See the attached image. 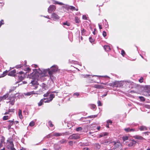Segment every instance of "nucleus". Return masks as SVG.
<instances>
[{"instance_id": "9d476101", "label": "nucleus", "mask_w": 150, "mask_h": 150, "mask_svg": "<svg viewBox=\"0 0 150 150\" xmlns=\"http://www.w3.org/2000/svg\"><path fill=\"white\" fill-rule=\"evenodd\" d=\"M124 131L127 132H134L135 131V129L134 128H130L129 127L125 128L124 129Z\"/></svg>"}, {"instance_id": "f704fd0d", "label": "nucleus", "mask_w": 150, "mask_h": 150, "mask_svg": "<svg viewBox=\"0 0 150 150\" xmlns=\"http://www.w3.org/2000/svg\"><path fill=\"white\" fill-rule=\"evenodd\" d=\"M5 140V138L4 136H2L1 137V139H0V142L3 143L4 142V141Z\"/></svg>"}, {"instance_id": "3c124183", "label": "nucleus", "mask_w": 150, "mask_h": 150, "mask_svg": "<svg viewBox=\"0 0 150 150\" xmlns=\"http://www.w3.org/2000/svg\"><path fill=\"white\" fill-rule=\"evenodd\" d=\"M82 18L84 20H87V17L86 15H83L82 16Z\"/></svg>"}, {"instance_id": "49530a36", "label": "nucleus", "mask_w": 150, "mask_h": 150, "mask_svg": "<svg viewBox=\"0 0 150 150\" xmlns=\"http://www.w3.org/2000/svg\"><path fill=\"white\" fill-rule=\"evenodd\" d=\"M144 78L143 77H141L140 79L139 80V81L140 83H142L143 82Z\"/></svg>"}, {"instance_id": "69168bd1", "label": "nucleus", "mask_w": 150, "mask_h": 150, "mask_svg": "<svg viewBox=\"0 0 150 150\" xmlns=\"http://www.w3.org/2000/svg\"><path fill=\"white\" fill-rule=\"evenodd\" d=\"M51 136L52 135H51L50 134H49L48 135H47L46 137L47 138H49L51 137Z\"/></svg>"}, {"instance_id": "774afa93", "label": "nucleus", "mask_w": 150, "mask_h": 150, "mask_svg": "<svg viewBox=\"0 0 150 150\" xmlns=\"http://www.w3.org/2000/svg\"><path fill=\"white\" fill-rule=\"evenodd\" d=\"M83 150H90L89 148L88 147H85L83 149Z\"/></svg>"}, {"instance_id": "dca6fc26", "label": "nucleus", "mask_w": 150, "mask_h": 150, "mask_svg": "<svg viewBox=\"0 0 150 150\" xmlns=\"http://www.w3.org/2000/svg\"><path fill=\"white\" fill-rule=\"evenodd\" d=\"M47 98H43L41 99L40 101L38 103V106H40L43 104V102L45 100H46Z\"/></svg>"}, {"instance_id": "79ce46f5", "label": "nucleus", "mask_w": 150, "mask_h": 150, "mask_svg": "<svg viewBox=\"0 0 150 150\" xmlns=\"http://www.w3.org/2000/svg\"><path fill=\"white\" fill-rule=\"evenodd\" d=\"M35 125V123L34 121H31L29 124V126L31 127H33Z\"/></svg>"}, {"instance_id": "ea45409f", "label": "nucleus", "mask_w": 150, "mask_h": 150, "mask_svg": "<svg viewBox=\"0 0 150 150\" xmlns=\"http://www.w3.org/2000/svg\"><path fill=\"white\" fill-rule=\"evenodd\" d=\"M63 24L64 25H67L68 26H69L70 25V23H68L67 21L63 23Z\"/></svg>"}, {"instance_id": "603ef678", "label": "nucleus", "mask_w": 150, "mask_h": 150, "mask_svg": "<svg viewBox=\"0 0 150 150\" xmlns=\"http://www.w3.org/2000/svg\"><path fill=\"white\" fill-rule=\"evenodd\" d=\"M4 21L3 20H1L0 21V27L2 25L4 24Z\"/></svg>"}, {"instance_id": "58836bf2", "label": "nucleus", "mask_w": 150, "mask_h": 150, "mask_svg": "<svg viewBox=\"0 0 150 150\" xmlns=\"http://www.w3.org/2000/svg\"><path fill=\"white\" fill-rule=\"evenodd\" d=\"M8 71H7V70H6L4 72H3V76H0V78L1 77H3L4 76H5V75H6L7 74V73H8Z\"/></svg>"}, {"instance_id": "5701e85b", "label": "nucleus", "mask_w": 150, "mask_h": 150, "mask_svg": "<svg viewBox=\"0 0 150 150\" xmlns=\"http://www.w3.org/2000/svg\"><path fill=\"white\" fill-rule=\"evenodd\" d=\"M69 8L72 11H78V8H76L75 7H74L73 6H70L69 7Z\"/></svg>"}, {"instance_id": "de8ad7c7", "label": "nucleus", "mask_w": 150, "mask_h": 150, "mask_svg": "<svg viewBox=\"0 0 150 150\" xmlns=\"http://www.w3.org/2000/svg\"><path fill=\"white\" fill-rule=\"evenodd\" d=\"M107 86H112V87H113V86H114V85H113V82L112 83H107Z\"/></svg>"}, {"instance_id": "473e14b6", "label": "nucleus", "mask_w": 150, "mask_h": 150, "mask_svg": "<svg viewBox=\"0 0 150 150\" xmlns=\"http://www.w3.org/2000/svg\"><path fill=\"white\" fill-rule=\"evenodd\" d=\"M108 134V133L107 132H104L103 133H101L99 135V137H103L107 135Z\"/></svg>"}, {"instance_id": "7c9ffc66", "label": "nucleus", "mask_w": 150, "mask_h": 150, "mask_svg": "<svg viewBox=\"0 0 150 150\" xmlns=\"http://www.w3.org/2000/svg\"><path fill=\"white\" fill-rule=\"evenodd\" d=\"M129 137L127 136H124L122 137V139L124 141H125L128 139Z\"/></svg>"}, {"instance_id": "4be33fe9", "label": "nucleus", "mask_w": 150, "mask_h": 150, "mask_svg": "<svg viewBox=\"0 0 150 150\" xmlns=\"http://www.w3.org/2000/svg\"><path fill=\"white\" fill-rule=\"evenodd\" d=\"M103 47L104 50L106 51H109L110 50V49L109 46L104 45Z\"/></svg>"}, {"instance_id": "a19ab883", "label": "nucleus", "mask_w": 150, "mask_h": 150, "mask_svg": "<svg viewBox=\"0 0 150 150\" xmlns=\"http://www.w3.org/2000/svg\"><path fill=\"white\" fill-rule=\"evenodd\" d=\"M48 74L50 76V77L51 79H52V78H54V76H53V73H50V72H48Z\"/></svg>"}, {"instance_id": "39448f33", "label": "nucleus", "mask_w": 150, "mask_h": 150, "mask_svg": "<svg viewBox=\"0 0 150 150\" xmlns=\"http://www.w3.org/2000/svg\"><path fill=\"white\" fill-rule=\"evenodd\" d=\"M15 94H16L14 93L13 96H9L8 98L9 101L8 103H9L12 105H13L14 104L15 99H16Z\"/></svg>"}, {"instance_id": "2eb2a0df", "label": "nucleus", "mask_w": 150, "mask_h": 150, "mask_svg": "<svg viewBox=\"0 0 150 150\" xmlns=\"http://www.w3.org/2000/svg\"><path fill=\"white\" fill-rule=\"evenodd\" d=\"M133 137L135 139L140 140H142L145 139L143 137L138 135H136L133 136Z\"/></svg>"}, {"instance_id": "a18cd8bd", "label": "nucleus", "mask_w": 150, "mask_h": 150, "mask_svg": "<svg viewBox=\"0 0 150 150\" xmlns=\"http://www.w3.org/2000/svg\"><path fill=\"white\" fill-rule=\"evenodd\" d=\"M82 130V128L81 127H77L76 129V131L77 132L79 131H81Z\"/></svg>"}, {"instance_id": "a211bd4d", "label": "nucleus", "mask_w": 150, "mask_h": 150, "mask_svg": "<svg viewBox=\"0 0 150 150\" xmlns=\"http://www.w3.org/2000/svg\"><path fill=\"white\" fill-rule=\"evenodd\" d=\"M67 142V140L64 139H63L59 141V143L60 144H65Z\"/></svg>"}, {"instance_id": "c03bdc74", "label": "nucleus", "mask_w": 150, "mask_h": 150, "mask_svg": "<svg viewBox=\"0 0 150 150\" xmlns=\"http://www.w3.org/2000/svg\"><path fill=\"white\" fill-rule=\"evenodd\" d=\"M50 94V92H47L46 93L44 94L43 96L44 97H47Z\"/></svg>"}, {"instance_id": "1a4fd4ad", "label": "nucleus", "mask_w": 150, "mask_h": 150, "mask_svg": "<svg viewBox=\"0 0 150 150\" xmlns=\"http://www.w3.org/2000/svg\"><path fill=\"white\" fill-rule=\"evenodd\" d=\"M29 78H30V76H29ZM35 79H33V80L31 81V83H31L32 84L33 86H35V88H33V89H36L38 87V86H37V85H38V82H37V81H35Z\"/></svg>"}, {"instance_id": "0e129e2a", "label": "nucleus", "mask_w": 150, "mask_h": 150, "mask_svg": "<svg viewBox=\"0 0 150 150\" xmlns=\"http://www.w3.org/2000/svg\"><path fill=\"white\" fill-rule=\"evenodd\" d=\"M47 100L45 101H44V102L45 103H49L50 102V100H49L48 99V98H47Z\"/></svg>"}, {"instance_id": "13d9d810", "label": "nucleus", "mask_w": 150, "mask_h": 150, "mask_svg": "<svg viewBox=\"0 0 150 150\" xmlns=\"http://www.w3.org/2000/svg\"><path fill=\"white\" fill-rule=\"evenodd\" d=\"M98 106H101L102 105L101 102L99 100L98 101Z\"/></svg>"}, {"instance_id": "cd10ccee", "label": "nucleus", "mask_w": 150, "mask_h": 150, "mask_svg": "<svg viewBox=\"0 0 150 150\" xmlns=\"http://www.w3.org/2000/svg\"><path fill=\"white\" fill-rule=\"evenodd\" d=\"M16 87H12L11 88V89L9 90V93H11L12 92H13L14 91V90L16 89Z\"/></svg>"}, {"instance_id": "5fc2aeb1", "label": "nucleus", "mask_w": 150, "mask_h": 150, "mask_svg": "<svg viewBox=\"0 0 150 150\" xmlns=\"http://www.w3.org/2000/svg\"><path fill=\"white\" fill-rule=\"evenodd\" d=\"M15 109H9L8 111L9 112H14Z\"/></svg>"}, {"instance_id": "b1692460", "label": "nucleus", "mask_w": 150, "mask_h": 150, "mask_svg": "<svg viewBox=\"0 0 150 150\" xmlns=\"http://www.w3.org/2000/svg\"><path fill=\"white\" fill-rule=\"evenodd\" d=\"M94 146L96 148V149H99L100 148V145L98 143H96L94 144Z\"/></svg>"}, {"instance_id": "338daca9", "label": "nucleus", "mask_w": 150, "mask_h": 150, "mask_svg": "<svg viewBox=\"0 0 150 150\" xmlns=\"http://www.w3.org/2000/svg\"><path fill=\"white\" fill-rule=\"evenodd\" d=\"M10 148L11 150H16V149L14 147H10Z\"/></svg>"}, {"instance_id": "4468645a", "label": "nucleus", "mask_w": 150, "mask_h": 150, "mask_svg": "<svg viewBox=\"0 0 150 150\" xmlns=\"http://www.w3.org/2000/svg\"><path fill=\"white\" fill-rule=\"evenodd\" d=\"M51 18L55 20H58L59 17L57 14L53 13L51 15Z\"/></svg>"}, {"instance_id": "393cba45", "label": "nucleus", "mask_w": 150, "mask_h": 150, "mask_svg": "<svg viewBox=\"0 0 150 150\" xmlns=\"http://www.w3.org/2000/svg\"><path fill=\"white\" fill-rule=\"evenodd\" d=\"M55 97V95L54 94H51L50 95L49 100L50 102Z\"/></svg>"}, {"instance_id": "2f4dec72", "label": "nucleus", "mask_w": 150, "mask_h": 150, "mask_svg": "<svg viewBox=\"0 0 150 150\" xmlns=\"http://www.w3.org/2000/svg\"><path fill=\"white\" fill-rule=\"evenodd\" d=\"M75 22L76 23H79L80 22V21L79 18L77 17H76L75 19Z\"/></svg>"}, {"instance_id": "20e7f679", "label": "nucleus", "mask_w": 150, "mask_h": 150, "mask_svg": "<svg viewBox=\"0 0 150 150\" xmlns=\"http://www.w3.org/2000/svg\"><path fill=\"white\" fill-rule=\"evenodd\" d=\"M59 70L58 66L56 65L52 66L50 67V69L48 68V72H50V73L54 74Z\"/></svg>"}, {"instance_id": "4c0bfd02", "label": "nucleus", "mask_w": 150, "mask_h": 150, "mask_svg": "<svg viewBox=\"0 0 150 150\" xmlns=\"http://www.w3.org/2000/svg\"><path fill=\"white\" fill-rule=\"evenodd\" d=\"M97 117V115H92L89 116L87 117L88 118H94Z\"/></svg>"}, {"instance_id": "e433bc0d", "label": "nucleus", "mask_w": 150, "mask_h": 150, "mask_svg": "<svg viewBox=\"0 0 150 150\" xmlns=\"http://www.w3.org/2000/svg\"><path fill=\"white\" fill-rule=\"evenodd\" d=\"M91 108L92 109H96V106L94 104H91L90 105Z\"/></svg>"}, {"instance_id": "f3484780", "label": "nucleus", "mask_w": 150, "mask_h": 150, "mask_svg": "<svg viewBox=\"0 0 150 150\" xmlns=\"http://www.w3.org/2000/svg\"><path fill=\"white\" fill-rule=\"evenodd\" d=\"M139 130L141 131L147 130V128L144 126H142L139 128Z\"/></svg>"}, {"instance_id": "09e8293b", "label": "nucleus", "mask_w": 150, "mask_h": 150, "mask_svg": "<svg viewBox=\"0 0 150 150\" xmlns=\"http://www.w3.org/2000/svg\"><path fill=\"white\" fill-rule=\"evenodd\" d=\"M89 40L90 42L91 43L93 42L94 41V40L92 37H90Z\"/></svg>"}, {"instance_id": "7ed1b4c3", "label": "nucleus", "mask_w": 150, "mask_h": 150, "mask_svg": "<svg viewBox=\"0 0 150 150\" xmlns=\"http://www.w3.org/2000/svg\"><path fill=\"white\" fill-rule=\"evenodd\" d=\"M17 77L18 80L20 81H21L24 79L25 77V74L24 72L22 71L16 73V77Z\"/></svg>"}, {"instance_id": "f8f14e48", "label": "nucleus", "mask_w": 150, "mask_h": 150, "mask_svg": "<svg viewBox=\"0 0 150 150\" xmlns=\"http://www.w3.org/2000/svg\"><path fill=\"white\" fill-rule=\"evenodd\" d=\"M13 120L14 119H13V120H9L7 121L8 124V127L9 129L13 125L14 122Z\"/></svg>"}, {"instance_id": "bf43d9fd", "label": "nucleus", "mask_w": 150, "mask_h": 150, "mask_svg": "<svg viewBox=\"0 0 150 150\" xmlns=\"http://www.w3.org/2000/svg\"><path fill=\"white\" fill-rule=\"evenodd\" d=\"M103 35L104 37H105L106 36V33L105 31H103Z\"/></svg>"}, {"instance_id": "864d4df0", "label": "nucleus", "mask_w": 150, "mask_h": 150, "mask_svg": "<svg viewBox=\"0 0 150 150\" xmlns=\"http://www.w3.org/2000/svg\"><path fill=\"white\" fill-rule=\"evenodd\" d=\"M118 87H120L123 86L122 83L120 82L119 81V83H118Z\"/></svg>"}, {"instance_id": "72a5a7b5", "label": "nucleus", "mask_w": 150, "mask_h": 150, "mask_svg": "<svg viewBox=\"0 0 150 150\" xmlns=\"http://www.w3.org/2000/svg\"><path fill=\"white\" fill-rule=\"evenodd\" d=\"M8 142L9 143L10 147H14V144L13 143V142L12 141H9Z\"/></svg>"}, {"instance_id": "412c9836", "label": "nucleus", "mask_w": 150, "mask_h": 150, "mask_svg": "<svg viewBox=\"0 0 150 150\" xmlns=\"http://www.w3.org/2000/svg\"><path fill=\"white\" fill-rule=\"evenodd\" d=\"M36 93H35V92L34 91H32L31 92H27V93H25V95L28 96H29L30 95H32V94H36Z\"/></svg>"}, {"instance_id": "f257e3e1", "label": "nucleus", "mask_w": 150, "mask_h": 150, "mask_svg": "<svg viewBox=\"0 0 150 150\" xmlns=\"http://www.w3.org/2000/svg\"><path fill=\"white\" fill-rule=\"evenodd\" d=\"M39 72L37 69H35L34 71L30 75V77L33 79H38L40 75H41L42 76H47V73L48 72V69L44 70L42 72Z\"/></svg>"}, {"instance_id": "bb28decb", "label": "nucleus", "mask_w": 150, "mask_h": 150, "mask_svg": "<svg viewBox=\"0 0 150 150\" xmlns=\"http://www.w3.org/2000/svg\"><path fill=\"white\" fill-rule=\"evenodd\" d=\"M10 117V116L8 115L4 116L3 118V120H6L9 119Z\"/></svg>"}, {"instance_id": "a878e982", "label": "nucleus", "mask_w": 150, "mask_h": 150, "mask_svg": "<svg viewBox=\"0 0 150 150\" xmlns=\"http://www.w3.org/2000/svg\"><path fill=\"white\" fill-rule=\"evenodd\" d=\"M118 83H119V81H116L113 82V87H118Z\"/></svg>"}, {"instance_id": "c85d7f7f", "label": "nucleus", "mask_w": 150, "mask_h": 150, "mask_svg": "<svg viewBox=\"0 0 150 150\" xmlns=\"http://www.w3.org/2000/svg\"><path fill=\"white\" fill-rule=\"evenodd\" d=\"M8 96V93L6 94L5 95L1 97V100H5L6 98H7Z\"/></svg>"}, {"instance_id": "9b49d317", "label": "nucleus", "mask_w": 150, "mask_h": 150, "mask_svg": "<svg viewBox=\"0 0 150 150\" xmlns=\"http://www.w3.org/2000/svg\"><path fill=\"white\" fill-rule=\"evenodd\" d=\"M92 87L99 89H103L104 88V86L100 84H95Z\"/></svg>"}, {"instance_id": "4d7b16f0", "label": "nucleus", "mask_w": 150, "mask_h": 150, "mask_svg": "<svg viewBox=\"0 0 150 150\" xmlns=\"http://www.w3.org/2000/svg\"><path fill=\"white\" fill-rule=\"evenodd\" d=\"M69 145L71 146H72L73 144V142L72 141H70L69 142Z\"/></svg>"}, {"instance_id": "0eeeda50", "label": "nucleus", "mask_w": 150, "mask_h": 150, "mask_svg": "<svg viewBox=\"0 0 150 150\" xmlns=\"http://www.w3.org/2000/svg\"><path fill=\"white\" fill-rule=\"evenodd\" d=\"M56 7L54 5L50 6L48 8V12L50 13H51L53 11L55 10Z\"/></svg>"}, {"instance_id": "680f3d73", "label": "nucleus", "mask_w": 150, "mask_h": 150, "mask_svg": "<svg viewBox=\"0 0 150 150\" xmlns=\"http://www.w3.org/2000/svg\"><path fill=\"white\" fill-rule=\"evenodd\" d=\"M90 76L89 75H82V77H83L84 78H87V77H89Z\"/></svg>"}, {"instance_id": "6e6552de", "label": "nucleus", "mask_w": 150, "mask_h": 150, "mask_svg": "<svg viewBox=\"0 0 150 150\" xmlns=\"http://www.w3.org/2000/svg\"><path fill=\"white\" fill-rule=\"evenodd\" d=\"M16 70L15 69L9 72L8 75L11 76H12L16 77Z\"/></svg>"}, {"instance_id": "c756f323", "label": "nucleus", "mask_w": 150, "mask_h": 150, "mask_svg": "<svg viewBox=\"0 0 150 150\" xmlns=\"http://www.w3.org/2000/svg\"><path fill=\"white\" fill-rule=\"evenodd\" d=\"M53 135L55 136L58 137L62 135V134L60 133H54Z\"/></svg>"}, {"instance_id": "ddd939ff", "label": "nucleus", "mask_w": 150, "mask_h": 150, "mask_svg": "<svg viewBox=\"0 0 150 150\" xmlns=\"http://www.w3.org/2000/svg\"><path fill=\"white\" fill-rule=\"evenodd\" d=\"M136 144V142L134 140H132L128 144V146L129 147H131L133 146H135Z\"/></svg>"}, {"instance_id": "c9c22d12", "label": "nucleus", "mask_w": 150, "mask_h": 150, "mask_svg": "<svg viewBox=\"0 0 150 150\" xmlns=\"http://www.w3.org/2000/svg\"><path fill=\"white\" fill-rule=\"evenodd\" d=\"M48 124L49 125L50 127H52L54 126V125L52 124V121L50 120L48 121Z\"/></svg>"}, {"instance_id": "aec40b11", "label": "nucleus", "mask_w": 150, "mask_h": 150, "mask_svg": "<svg viewBox=\"0 0 150 150\" xmlns=\"http://www.w3.org/2000/svg\"><path fill=\"white\" fill-rule=\"evenodd\" d=\"M108 141V139H105L102 140V144H107L111 143Z\"/></svg>"}, {"instance_id": "6e6d98bb", "label": "nucleus", "mask_w": 150, "mask_h": 150, "mask_svg": "<svg viewBox=\"0 0 150 150\" xmlns=\"http://www.w3.org/2000/svg\"><path fill=\"white\" fill-rule=\"evenodd\" d=\"M22 65L21 64L17 65L16 66V68H20L22 67Z\"/></svg>"}, {"instance_id": "e2e57ef3", "label": "nucleus", "mask_w": 150, "mask_h": 150, "mask_svg": "<svg viewBox=\"0 0 150 150\" xmlns=\"http://www.w3.org/2000/svg\"><path fill=\"white\" fill-rule=\"evenodd\" d=\"M112 123V122L111 120H108L107 122V123L108 124H109V123L111 124Z\"/></svg>"}, {"instance_id": "8fccbe9b", "label": "nucleus", "mask_w": 150, "mask_h": 150, "mask_svg": "<svg viewBox=\"0 0 150 150\" xmlns=\"http://www.w3.org/2000/svg\"><path fill=\"white\" fill-rule=\"evenodd\" d=\"M139 98L140 100L142 101H144L145 100V98L143 97L139 96Z\"/></svg>"}, {"instance_id": "423d86ee", "label": "nucleus", "mask_w": 150, "mask_h": 150, "mask_svg": "<svg viewBox=\"0 0 150 150\" xmlns=\"http://www.w3.org/2000/svg\"><path fill=\"white\" fill-rule=\"evenodd\" d=\"M80 138L79 134H73L70 135L68 138L70 139H77Z\"/></svg>"}, {"instance_id": "37998d69", "label": "nucleus", "mask_w": 150, "mask_h": 150, "mask_svg": "<svg viewBox=\"0 0 150 150\" xmlns=\"http://www.w3.org/2000/svg\"><path fill=\"white\" fill-rule=\"evenodd\" d=\"M121 54L124 57L126 54L125 51L123 50H122L121 51Z\"/></svg>"}, {"instance_id": "6ab92c4d", "label": "nucleus", "mask_w": 150, "mask_h": 150, "mask_svg": "<svg viewBox=\"0 0 150 150\" xmlns=\"http://www.w3.org/2000/svg\"><path fill=\"white\" fill-rule=\"evenodd\" d=\"M18 115L19 118L21 120L23 118V116L22 114V111L20 109H19L18 112Z\"/></svg>"}, {"instance_id": "052dcab7", "label": "nucleus", "mask_w": 150, "mask_h": 150, "mask_svg": "<svg viewBox=\"0 0 150 150\" xmlns=\"http://www.w3.org/2000/svg\"><path fill=\"white\" fill-rule=\"evenodd\" d=\"M86 31L85 29L84 28H83L82 30H81V33L82 35L83 34V33H85L86 32Z\"/></svg>"}, {"instance_id": "f03ea898", "label": "nucleus", "mask_w": 150, "mask_h": 150, "mask_svg": "<svg viewBox=\"0 0 150 150\" xmlns=\"http://www.w3.org/2000/svg\"><path fill=\"white\" fill-rule=\"evenodd\" d=\"M110 143H113L114 145V147L113 148V149L114 150L115 149H120V150L122 149V144L120 143L119 141H112Z\"/></svg>"}]
</instances>
